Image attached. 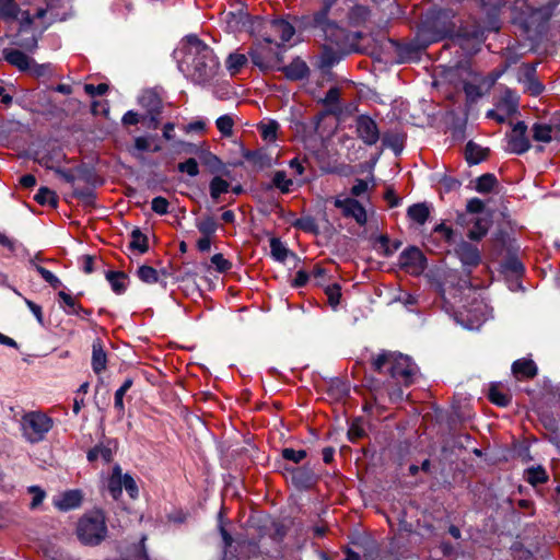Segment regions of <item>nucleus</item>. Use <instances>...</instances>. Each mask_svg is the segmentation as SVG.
Here are the masks:
<instances>
[{
    "instance_id": "1",
    "label": "nucleus",
    "mask_w": 560,
    "mask_h": 560,
    "mask_svg": "<svg viewBox=\"0 0 560 560\" xmlns=\"http://www.w3.org/2000/svg\"><path fill=\"white\" fill-rule=\"evenodd\" d=\"M339 0H322L320 8L312 14L296 16L294 22L298 28L305 31H319L326 44L346 50V52H359V42L364 37L362 32H352L340 26L330 18L332 9Z\"/></svg>"
},
{
    "instance_id": "2",
    "label": "nucleus",
    "mask_w": 560,
    "mask_h": 560,
    "mask_svg": "<svg viewBox=\"0 0 560 560\" xmlns=\"http://www.w3.org/2000/svg\"><path fill=\"white\" fill-rule=\"evenodd\" d=\"M371 370L381 375H388L396 385L411 386L419 372L418 365L409 355L400 352L382 350L371 360Z\"/></svg>"
},
{
    "instance_id": "3",
    "label": "nucleus",
    "mask_w": 560,
    "mask_h": 560,
    "mask_svg": "<svg viewBox=\"0 0 560 560\" xmlns=\"http://www.w3.org/2000/svg\"><path fill=\"white\" fill-rule=\"evenodd\" d=\"M55 427V419L42 410L25 412L20 420V430L24 440L31 444L46 441Z\"/></svg>"
},
{
    "instance_id": "4",
    "label": "nucleus",
    "mask_w": 560,
    "mask_h": 560,
    "mask_svg": "<svg viewBox=\"0 0 560 560\" xmlns=\"http://www.w3.org/2000/svg\"><path fill=\"white\" fill-rule=\"evenodd\" d=\"M285 46L282 43H266L256 40L249 47L247 55L254 66L262 72L273 71L283 63Z\"/></svg>"
},
{
    "instance_id": "5",
    "label": "nucleus",
    "mask_w": 560,
    "mask_h": 560,
    "mask_svg": "<svg viewBox=\"0 0 560 560\" xmlns=\"http://www.w3.org/2000/svg\"><path fill=\"white\" fill-rule=\"evenodd\" d=\"M455 12L452 9H432L423 21L424 30L432 34V40L438 42L444 38H454L456 23Z\"/></svg>"
},
{
    "instance_id": "6",
    "label": "nucleus",
    "mask_w": 560,
    "mask_h": 560,
    "mask_svg": "<svg viewBox=\"0 0 560 560\" xmlns=\"http://www.w3.org/2000/svg\"><path fill=\"white\" fill-rule=\"evenodd\" d=\"M79 539L86 545H98L106 536L105 515L95 510L82 516L77 528Z\"/></svg>"
},
{
    "instance_id": "7",
    "label": "nucleus",
    "mask_w": 560,
    "mask_h": 560,
    "mask_svg": "<svg viewBox=\"0 0 560 560\" xmlns=\"http://www.w3.org/2000/svg\"><path fill=\"white\" fill-rule=\"evenodd\" d=\"M220 62L213 51L197 52L189 65V78L192 83L206 85L217 74Z\"/></svg>"
},
{
    "instance_id": "8",
    "label": "nucleus",
    "mask_w": 560,
    "mask_h": 560,
    "mask_svg": "<svg viewBox=\"0 0 560 560\" xmlns=\"http://www.w3.org/2000/svg\"><path fill=\"white\" fill-rule=\"evenodd\" d=\"M139 105L144 109V117L148 119L147 129L156 130L161 126L163 113V101L153 90L144 91L138 98Z\"/></svg>"
},
{
    "instance_id": "9",
    "label": "nucleus",
    "mask_w": 560,
    "mask_h": 560,
    "mask_svg": "<svg viewBox=\"0 0 560 560\" xmlns=\"http://www.w3.org/2000/svg\"><path fill=\"white\" fill-rule=\"evenodd\" d=\"M398 266L405 272L419 277L427 269L428 259L419 247L410 245L399 254Z\"/></svg>"
},
{
    "instance_id": "10",
    "label": "nucleus",
    "mask_w": 560,
    "mask_h": 560,
    "mask_svg": "<svg viewBox=\"0 0 560 560\" xmlns=\"http://www.w3.org/2000/svg\"><path fill=\"white\" fill-rule=\"evenodd\" d=\"M19 30L13 36L12 45H15L26 51H34L37 48L38 40L42 37V24L34 26V22L21 20Z\"/></svg>"
},
{
    "instance_id": "11",
    "label": "nucleus",
    "mask_w": 560,
    "mask_h": 560,
    "mask_svg": "<svg viewBox=\"0 0 560 560\" xmlns=\"http://www.w3.org/2000/svg\"><path fill=\"white\" fill-rule=\"evenodd\" d=\"M479 9L483 13L482 22L488 32L498 33L502 27V13L506 7V0H477Z\"/></svg>"
},
{
    "instance_id": "12",
    "label": "nucleus",
    "mask_w": 560,
    "mask_h": 560,
    "mask_svg": "<svg viewBox=\"0 0 560 560\" xmlns=\"http://www.w3.org/2000/svg\"><path fill=\"white\" fill-rule=\"evenodd\" d=\"M296 25H292L289 21L282 18L269 19L267 26H265L266 35L264 40L266 43H284L289 42L295 33Z\"/></svg>"
},
{
    "instance_id": "13",
    "label": "nucleus",
    "mask_w": 560,
    "mask_h": 560,
    "mask_svg": "<svg viewBox=\"0 0 560 560\" xmlns=\"http://www.w3.org/2000/svg\"><path fill=\"white\" fill-rule=\"evenodd\" d=\"M443 452L448 453V455H460L462 453L483 455L481 450L476 446L472 438L468 433L451 435L445 441Z\"/></svg>"
},
{
    "instance_id": "14",
    "label": "nucleus",
    "mask_w": 560,
    "mask_h": 560,
    "mask_svg": "<svg viewBox=\"0 0 560 560\" xmlns=\"http://www.w3.org/2000/svg\"><path fill=\"white\" fill-rule=\"evenodd\" d=\"M355 132L358 138L369 147H372L381 139V132L376 121L369 115H359L355 118Z\"/></svg>"
},
{
    "instance_id": "15",
    "label": "nucleus",
    "mask_w": 560,
    "mask_h": 560,
    "mask_svg": "<svg viewBox=\"0 0 560 560\" xmlns=\"http://www.w3.org/2000/svg\"><path fill=\"white\" fill-rule=\"evenodd\" d=\"M487 33L489 32L486 24L474 18L462 23L459 26L456 25L454 38L475 40L480 44L487 39Z\"/></svg>"
},
{
    "instance_id": "16",
    "label": "nucleus",
    "mask_w": 560,
    "mask_h": 560,
    "mask_svg": "<svg viewBox=\"0 0 560 560\" xmlns=\"http://www.w3.org/2000/svg\"><path fill=\"white\" fill-rule=\"evenodd\" d=\"M334 205L336 208L341 209L345 218L354 219L360 226L366 224V210L358 199L351 197L345 199L336 198Z\"/></svg>"
},
{
    "instance_id": "17",
    "label": "nucleus",
    "mask_w": 560,
    "mask_h": 560,
    "mask_svg": "<svg viewBox=\"0 0 560 560\" xmlns=\"http://www.w3.org/2000/svg\"><path fill=\"white\" fill-rule=\"evenodd\" d=\"M527 126L524 121H517L508 139V150L511 153L521 155L530 148L529 139L526 136Z\"/></svg>"
},
{
    "instance_id": "18",
    "label": "nucleus",
    "mask_w": 560,
    "mask_h": 560,
    "mask_svg": "<svg viewBox=\"0 0 560 560\" xmlns=\"http://www.w3.org/2000/svg\"><path fill=\"white\" fill-rule=\"evenodd\" d=\"M276 71L282 72L284 78L292 82L306 80L311 73L310 67L300 57L293 58L289 65H278Z\"/></svg>"
},
{
    "instance_id": "19",
    "label": "nucleus",
    "mask_w": 560,
    "mask_h": 560,
    "mask_svg": "<svg viewBox=\"0 0 560 560\" xmlns=\"http://www.w3.org/2000/svg\"><path fill=\"white\" fill-rule=\"evenodd\" d=\"M267 18L260 15H250L248 13L240 14L238 24L242 30L246 31L250 36H255L260 38L259 40H264L266 35L265 26L268 23Z\"/></svg>"
},
{
    "instance_id": "20",
    "label": "nucleus",
    "mask_w": 560,
    "mask_h": 560,
    "mask_svg": "<svg viewBox=\"0 0 560 560\" xmlns=\"http://www.w3.org/2000/svg\"><path fill=\"white\" fill-rule=\"evenodd\" d=\"M22 19L26 22H34L38 20L42 24L47 15V0H23L21 5Z\"/></svg>"
},
{
    "instance_id": "21",
    "label": "nucleus",
    "mask_w": 560,
    "mask_h": 560,
    "mask_svg": "<svg viewBox=\"0 0 560 560\" xmlns=\"http://www.w3.org/2000/svg\"><path fill=\"white\" fill-rule=\"evenodd\" d=\"M241 154L245 159V161L257 171L269 168L273 164L271 155L265 148L249 150L246 149L244 145H241Z\"/></svg>"
},
{
    "instance_id": "22",
    "label": "nucleus",
    "mask_w": 560,
    "mask_h": 560,
    "mask_svg": "<svg viewBox=\"0 0 560 560\" xmlns=\"http://www.w3.org/2000/svg\"><path fill=\"white\" fill-rule=\"evenodd\" d=\"M350 54L351 52H346V50H341L340 48L324 44L319 56L318 67L323 72H327L334 66L339 63L345 56Z\"/></svg>"
},
{
    "instance_id": "23",
    "label": "nucleus",
    "mask_w": 560,
    "mask_h": 560,
    "mask_svg": "<svg viewBox=\"0 0 560 560\" xmlns=\"http://www.w3.org/2000/svg\"><path fill=\"white\" fill-rule=\"evenodd\" d=\"M455 254L466 267H477L481 261L479 249L469 242L460 241L455 247Z\"/></svg>"
},
{
    "instance_id": "24",
    "label": "nucleus",
    "mask_w": 560,
    "mask_h": 560,
    "mask_svg": "<svg viewBox=\"0 0 560 560\" xmlns=\"http://www.w3.org/2000/svg\"><path fill=\"white\" fill-rule=\"evenodd\" d=\"M58 299L61 303L60 306L63 307V311L67 315H78L81 316L82 319L89 320V316L92 315V310L84 308L71 294L66 291L58 292Z\"/></svg>"
},
{
    "instance_id": "25",
    "label": "nucleus",
    "mask_w": 560,
    "mask_h": 560,
    "mask_svg": "<svg viewBox=\"0 0 560 560\" xmlns=\"http://www.w3.org/2000/svg\"><path fill=\"white\" fill-rule=\"evenodd\" d=\"M68 13L65 10L63 0H47V15L42 22V32H45L56 22L67 20Z\"/></svg>"
},
{
    "instance_id": "26",
    "label": "nucleus",
    "mask_w": 560,
    "mask_h": 560,
    "mask_svg": "<svg viewBox=\"0 0 560 560\" xmlns=\"http://www.w3.org/2000/svg\"><path fill=\"white\" fill-rule=\"evenodd\" d=\"M108 363L107 352L101 338H95L92 342L91 366L96 375H101Z\"/></svg>"
},
{
    "instance_id": "27",
    "label": "nucleus",
    "mask_w": 560,
    "mask_h": 560,
    "mask_svg": "<svg viewBox=\"0 0 560 560\" xmlns=\"http://www.w3.org/2000/svg\"><path fill=\"white\" fill-rule=\"evenodd\" d=\"M83 501V493L81 490H68L62 492L59 497L54 499V504L59 511H70L79 508Z\"/></svg>"
},
{
    "instance_id": "28",
    "label": "nucleus",
    "mask_w": 560,
    "mask_h": 560,
    "mask_svg": "<svg viewBox=\"0 0 560 560\" xmlns=\"http://www.w3.org/2000/svg\"><path fill=\"white\" fill-rule=\"evenodd\" d=\"M368 421L363 417H355L348 421L347 438L351 443L369 441L366 432Z\"/></svg>"
},
{
    "instance_id": "29",
    "label": "nucleus",
    "mask_w": 560,
    "mask_h": 560,
    "mask_svg": "<svg viewBox=\"0 0 560 560\" xmlns=\"http://www.w3.org/2000/svg\"><path fill=\"white\" fill-rule=\"evenodd\" d=\"M512 373L516 380L534 378L538 373V368L534 360L522 358L512 363Z\"/></svg>"
},
{
    "instance_id": "30",
    "label": "nucleus",
    "mask_w": 560,
    "mask_h": 560,
    "mask_svg": "<svg viewBox=\"0 0 560 560\" xmlns=\"http://www.w3.org/2000/svg\"><path fill=\"white\" fill-rule=\"evenodd\" d=\"M73 171L75 172L77 177L90 187L95 188L104 183V179L98 175L96 168L92 164L84 162L80 163L73 168Z\"/></svg>"
},
{
    "instance_id": "31",
    "label": "nucleus",
    "mask_w": 560,
    "mask_h": 560,
    "mask_svg": "<svg viewBox=\"0 0 560 560\" xmlns=\"http://www.w3.org/2000/svg\"><path fill=\"white\" fill-rule=\"evenodd\" d=\"M3 59L11 66L18 68L22 72H27L31 68L33 58L19 49L5 48L2 51Z\"/></svg>"
},
{
    "instance_id": "32",
    "label": "nucleus",
    "mask_w": 560,
    "mask_h": 560,
    "mask_svg": "<svg viewBox=\"0 0 560 560\" xmlns=\"http://www.w3.org/2000/svg\"><path fill=\"white\" fill-rule=\"evenodd\" d=\"M495 107L499 112L505 114V116L516 114L518 109V95L513 90L505 89L499 101L495 103Z\"/></svg>"
},
{
    "instance_id": "33",
    "label": "nucleus",
    "mask_w": 560,
    "mask_h": 560,
    "mask_svg": "<svg viewBox=\"0 0 560 560\" xmlns=\"http://www.w3.org/2000/svg\"><path fill=\"white\" fill-rule=\"evenodd\" d=\"M489 148H482L478 143L469 140L465 145V160L469 165H477L488 159Z\"/></svg>"
},
{
    "instance_id": "34",
    "label": "nucleus",
    "mask_w": 560,
    "mask_h": 560,
    "mask_svg": "<svg viewBox=\"0 0 560 560\" xmlns=\"http://www.w3.org/2000/svg\"><path fill=\"white\" fill-rule=\"evenodd\" d=\"M200 161L212 174L221 173L226 176L230 175V171L225 170V165L222 160L209 150L201 152Z\"/></svg>"
},
{
    "instance_id": "35",
    "label": "nucleus",
    "mask_w": 560,
    "mask_h": 560,
    "mask_svg": "<svg viewBox=\"0 0 560 560\" xmlns=\"http://www.w3.org/2000/svg\"><path fill=\"white\" fill-rule=\"evenodd\" d=\"M291 480L298 488L307 489L315 483L316 476L311 469L299 467L292 469Z\"/></svg>"
},
{
    "instance_id": "36",
    "label": "nucleus",
    "mask_w": 560,
    "mask_h": 560,
    "mask_svg": "<svg viewBox=\"0 0 560 560\" xmlns=\"http://www.w3.org/2000/svg\"><path fill=\"white\" fill-rule=\"evenodd\" d=\"M406 135L402 132L386 131L382 136V144L390 149L398 156L405 147Z\"/></svg>"
},
{
    "instance_id": "37",
    "label": "nucleus",
    "mask_w": 560,
    "mask_h": 560,
    "mask_svg": "<svg viewBox=\"0 0 560 560\" xmlns=\"http://www.w3.org/2000/svg\"><path fill=\"white\" fill-rule=\"evenodd\" d=\"M388 42L395 48L400 63L411 60L418 54V47L412 43H400L394 38H388Z\"/></svg>"
},
{
    "instance_id": "38",
    "label": "nucleus",
    "mask_w": 560,
    "mask_h": 560,
    "mask_svg": "<svg viewBox=\"0 0 560 560\" xmlns=\"http://www.w3.org/2000/svg\"><path fill=\"white\" fill-rule=\"evenodd\" d=\"M133 385V378L132 377H126L120 387L115 392L114 395V409L117 415V419L121 420L125 415V402L124 397L126 393L132 387Z\"/></svg>"
},
{
    "instance_id": "39",
    "label": "nucleus",
    "mask_w": 560,
    "mask_h": 560,
    "mask_svg": "<svg viewBox=\"0 0 560 560\" xmlns=\"http://www.w3.org/2000/svg\"><path fill=\"white\" fill-rule=\"evenodd\" d=\"M430 206L427 202H417L407 209V217L418 225H423L430 218Z\"/></svg>"
},
{
    "instance_id": "40",
    "label": "nucleus",
    "mask_w": 560,
    "mask_h": 560,
    "mask_svg": "<svg viewBox=\"0 0 560 560\" xmlns=\"http://www.w3.org/2000/svg\"><path fill=\"white\" fill-rule=\"evenodd\" d=\"M71 196L78 199L85 209L92 210L96 208V192L93 187H74Z\"/></svg>"
},
{
    "instance_id": "41",
    "label": "nucleus",
    "mask_w": 560,
    "mask_h": 560,
    "mask_svg": "<svg viewBox=\"0 0 560 560\" xmlns=\"http://www.w3.org/2000/svg\"><path fill=\"white\" fill-rule=\"evenodd\" d=\"M350 385L340 377H332L328 381L327 394L335 399H342L349 396Z\"/></svg>"
},
{
    "instance_id": "42",
    "label": "nucleus",
    "mask_w": 560,
    "mask_h": 560,
    "mask_svg": "<svg viewBox=\"0 0 560 560\" xmlns=\"http://www.w3.org/2000/svg\"><path fill=\"white\" fill-rule=\"evenodd\" d=\"M270 255L279 262H284L289 256L298 258L295 253L290 250L279 237L270 238Z\"/></svg>"
},
{
    "instance_id": "43",
    "label": "nucleus",
    "mask_w": 560,
    "mask_h": 560,
    "mask_svg": "<svg viewBox=\"0 0 560 560\" xmlns=\"http://www.w3.org/2000/svg\"><path fill=\"white\" fill-rule=\"evenodd\" d=\"M371 16V10L363 4H354L348 12V20L352 26H362Z\"/></svg>"
},
{
    "instance_id": "44",
    "label": "nucleus",
    "mask_w": 560,
    "mask_h": 560,
    "mask_svg": "<svg viewBox=\"0 0 560 560\" xmlns=\"http://www.w3.org/2000/svg\"><path fill=\"white\" fill-rule=\"evenodd\" d=\"M0 18L21 22L22 10L15 0H0Z\"/></svg>"
},
{
    "instance_id": "45",
    "label": "nucleus",
    "mask_w": 560,
    "mask_h": 560,
    "mask_svg": "<svg viewBox=\"0 0 560 560\" xmlns=\"http://www.w3.org/2000/svg\"><path fill=\"white\" fill-rule=\"evenodd\" d=\"M130 237L131 241L128 245L130 250H138L140 254H145L149 250V238L138 226L131 231Z\"/></svg>"
},
{
    "instance_id": "46",
    "label": "nucleus",
    "mask_w": 560,
    "mask_h": 560,
    "mask_svg": "<svg viewBox=\"0 0 560 560\" xmlns=\"http://www.w3.org/2000/svg\"><path fill=\"white\" fill-rule=\"evenodd\" d=\"M502 271L511 273L515 277H522L525 271V267L520 258L514 254H509L506 258L501 262Z\"/></svg>"
},
{
    "instance_id": "47",
    "label": "nucleus",
    "mask_w": 560,
    "mask_h": 560,
    "mask_svg": "<svg viewBox=\"0 0 560 560\" xmlns=\"http://www.w3.org/2000/svg\"><path fill=\"white\" fill-rule=\"evenodd\" d=\"M487 397L498 407H508L512 401V395L502 392L498 384L490 385Z\"/></svg>"
},
{
    "instance_id": "48",
    "label": "nucleus",
    "mask_w": 560,
    "mask_h": 560,
    "mask_svg": "<svg viewBox=\"0 0 560 560\" xmlns=\"http://www.w3.org/2000/svg\"><path fill=\"white\" fill-rule=\"evenodd\" d=\"M196 228L202 236L213 237L220 225L215 221L214 217L206 214L196 221Z\"/></svg>"
},
{
    "instance_id": "49",
    "label": "nucleus",
    "mask_w": 560,
    "mask_h": 560,
    "mask_svg": "<svg viewBox=\"0 0 560 560\" xmlns=\"http://www.w3.org/2000/svg\"><path fill=\"white\" fill-rule=\"evenodd\" d=\"M118 443L114 439L104 438L98 444L90 448L86 455H113L117 452Z\"/></svg>"
},
{
    "instance_id": "50",
    "label": "nucleus",
    "mask_w": 560,
    "mask_h": 560,
    "mask_svg": "<svg viewBox=\"0 0 560 560\" xmlns=\"http://www.w3.org/2000/svg\"><path fill=\"white\" fill-rule=\"evenodd\" d=\"M292 185L293 180L287 178L284 171H277L273 174L271 183L266 186V189L270 190L272 188H278L282 194H289Z\"/></svg>"
},
{
    "instance_id": "51",
    "label": "nucleus",
    "mask_w": 560,
    "mask_h": 560,
    "mask_svg": "<svg viewBox=\"0 0 560 560\" xmlns=\"http://www.w3.org/2000/svg\"><path fill=\"white\" fill-rule=\"evenodd\" d=\"M499 185L494 174L485 173L476 178L475 189L479 194H489Z\"/></svg>"
},
{
    "instance_id": "52",
    "label": "nucleus",
    "mask_w": 560,
    "mask_h": 560,
    "mask_svg": "<svg viewBox=\"0 0 560 560\" xmlns=\"http://www.w3.org/2000/svg\"><path fill=\"white\" fill-rule=\"evenodd\" d=\"M105 278L116 294L120 295L126 292L127 287L122 280L127 278V275L124 271L109 270L105 273Z\"/></svg>"
},
{
    "instance_id": "53",
    "label": "nucleus",
    "mask_w": 560,
    "mask_h": 560,
    "mask_svg": "<svg viewBox=\"0 0 560 560\" xmlns=\"http://www.w3.org/2000/svg\"><path fill=\"white\" fill-rule=\"evenodd\" d=\"M34 200L40 206L58 207L57 194L48 187H40L34 196Z\"/></svg>"
},
{
    "instance_id": "54",
    "label": "nucleus",
    "mask_w": 560,
    "mask_h": 560,
    "mask_svg": "<svg viewBox=\"0 0 560 560\" xmlns=\"http://www.w3.org/2000/svg\"><path fill=\"white\" fill-rule=\"evenodd\" d=\"M524 478L529 485L536 487L548 481V474L541 466L530 467L525 470Z\"/></svg>"
},
{
    "instance_id": "55",
    "label": "nucleus",
    "mask_w": 560,
    "mask_h": 560,
    "mask_svg": "<svg viewBox=\"0 0 560 560\" xmlns=\"http://www.w3.org/2000/svg\"><path fill=\"white\" fill-rule=\"evenodd\" d=\"M108 491L115 500H117L121 495L122 474H121V468L118 465H116L113 468L112 476L108 480Z\"/></svg>"
},
{
    "instance_id": "56",
    "label": "nucleus",
    "mask_w": 560,
    "mask_h": 560,
    "mask_svg": "<svg viewBox=\"0 0 560 560\" xmlns=\"http://www.w3.org/2000/svg\"><path fill=\"white\" fill-rule=\"evenodd\" d=\"M292 226L313 235L319 234V226L312 215H304L292 222Z\"/></svg>"
},
{
    "instance_id": "57",
    "label": "nucleus",
    "mask_w": 560,
    "mask_h": 560,
    "mask_svg": "<svg viewBox=\"0 0 560 560\" xmlns=\"http://www.w3.org/2000/svg\"><path fill=\"white\" fill-rule=\"evenodd\" d=\"M248 55L232 52L226 58V68L230 71L231 75H235L240 73V71L247 65Z\"/></svg>"
},
{
    "instance_id": "58",
    "label": "nucleus",
    "mask_w": 560,
    "mask_h": 560,
    "mask_svg": "<svg viewBox=\"0 0 560 560\" xmlns=\"http://www.w3.org/2000/svg\"><path fill=\"white\" fill-rule=\"evenodd\" d=\"M230 189V183L220 176H214L209 183V192L213 201H218L221 195Z\"/></svg>"
},
{
    "instance_id": "59",
    "label": "nucleus",
    "mask_w": 560,
    "mask_h": 560,
    "mask_svg": "<svg viewBox=\"0 0 560 560\" xmlns=\"http://www.w3.org/2000/svg\"><path fill=\"white\" fill-rule=\"evenodd\" d=\"M51 160L50 155H45L40 160V164L44 165L48 170H52L59 177H61L66 183L73 185L75 179L78 178L77 175H74V171L70 168H62V167H54L48 164V162Z\"/></svg>"
},
{
    "instance_id": "60",
    "label": "nucleus",
    "mask_w": 560,
    "mask_h": 560,
    "mask_svg": "<svg viewBox=\"0 0 560 560\" xmlns=\"http://www.w3.org/2000/svg\"><path fill=\"white\" fill-rule=\"evenodd\" d=\"M186 44L188 46L187 54L197 55V52H208L212 50L210 46H208L203 40H201L196 34H189L185 37Z\"/></svg>"
},
{
    "instance_id": "61",
    "label": "nucleus",
    "mask_w": 560,
    "mask_h": 560,
    "mask_svg": "<svg viewBox=\"0 0 560 560\" xmlns=\"http://www.w3.org/2000/svg\"><path fill=\"white\" fill-rule=\"evenodd\" d=\"M552 126L535 122L533 125V139L538 142L549 143L552 140Z\"/></svg>"
},
{
    "instance_id": "62",
    "label": "nucleus",
    "mask_w": 560,
    "mask_h": 560,
    "mask_svg": "<svg viewBox=\"0 0 560 560\" xmlns=\"http://www.w3.org/2000/svg\"><path fill=\"white\" fill-rule=\"evenodd\" d=\"M30 264L34 266L35 270L40 275V277L52 288L58 289L62 285L61 280L52 273L50 270L44 268L43 266L36 265L34 259L30 260Z\"/></svg>"
},
{
    "instance_id": "63",
    "label": "nucleus",
    "mask_w": 560,
    "mask_h": 560,
    "mask_svg": "<svg viewBox=\"0 0 560 560\" xmlns=\"http://www.w3.org/2000/svg\"><path fill=\"white\" fill-rule=\"evenodd\" d=\"M138 278L149 284L159 282V273L158 270L151 266L142 265L137 270Z\"/></svg>"
},
{
    "instance_id": "64",
    "label": "nucleus",
    "mask_w": 560,
    "mask_h": 560,
    "mask_svg": "<svg viewBox=\"0 0 560 560\" xmlns=\"http://www.w3.org/2000/svg\"><path fill=\"white\" fill-rule=\"evenodd\" d=\"M325 294L327 295V301L329 306L332 310H336L338 305L340 304L341 300V285L339 283H332L330 285H327L325 288Z\"/></svg>"
}]
</instances>
